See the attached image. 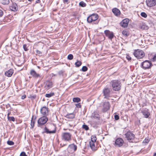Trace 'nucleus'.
<instances>
[{
	"mask_svg": "<svg viewBox=\"0 0 156 156\" xmlns=\"http://www.w3.org/2000/svg\"><path fill=\"white\" fill-rule=\"evenodd\" d=\"M112 86L113 90L118 91L120 89L121 85L120 81L118 80H113L112 82Z\"/></svg>",
	"mask_w": 156,
	"mask_h": 156,
	"instance_id": "f257e3e1",
	"label": "nucleus"
},
{
	"mask_svg": "<svg viewBox=\"0 0 156 156\" xmlns=\"http://www.w3.org/2000/svg\"><path fill=\"white\" fill-rule=\"evenodd\" d=\"M133 55L138 59L142 58L145 56L144 52L142 50L140 49L135 50L133 53Z\"/></svg>",
	"mask_w": 156,
	"mask_h": 156,
	"instance_id": "f03ea898",
	"label": "nucleus"
},
{
	"mask_svg": "<svg viewBox=\"0 0 156 156\" xmlns=\"http://www.w3.org/2000/svg\"><path fill=\"white\" fill-rule=\"evenodd\" d=\"M71 134L69 133L63 132L62 133L61 138L63 140L69 141L71 140Z\"/></svg>",
	"mask_w": 156,
	"mask_h": 156,
	"instance_id": "7ed1b4c3",
	"label": "nucleus"
},
{
	"mask_svg": "<svg viewBox=\"0 0 156 156\" xmlns=\"http://www.w3.org/2000/svg\"><path fill=\"white\" fill-rule=\"evenodd\" d=\"M152 66V64L151 61L145 60L141 64L142 68L144 69H149Z\"/></svg>",
	"mask_w": 156,
	"mask_h": 156,
	"instance_id": "20e7f679",
	"label": "nucleus"
},
{
	"mask_svg": "<svg viewBox=\"0 0 156 156\" xmlns=\"http://www.w3.org/2000/svg\"><path fill=\"white\" fill-rule=\"evenodd\" d=\"M126 137L129 142H132L134 139V135L130 131H128L125 134Z\"/></svg>",
	"mask_w": 156,
	"mask_h": 156,
	"instance_id": "39448f33",
	"label": "nucleus"
},
{
	"mask_svg": "<svg viewBox=\"0 0 156 156\" xmlns=\"http://www.w3.org/2000/svg\"><path fill=\"white\" fill-rule=\"evenodd\" d=\"M98 16L97 14H92L87 18V21L89 23H91L93 21L96 20L98 19Z\"/></svg>",
	"mask_w": 156,
	"mask_h": 156,
	"instance_id": "423d86ee",
	"label": "nucleus"
},
{
	"mask_svg": "<svg viewBox=\"0 0 156 156\" xmlns=\"http://www.w3.org/2000/svg\"><path fill=\"white\" fill-rule=\"evenodd\" d=\"M91 117L92 119H96L97 120L95 125H96L98 124V122L100 119V115L98 113V112L96 111H94L92 114Z\"/></svg>",
	"mask_w": 156,
	"mask_h": 156,
	"instance_id": "0eeeda50",
	"label": "nucleus"
},
{
	"mask_svg": "<svg viewBox=\"0 0 156 156\" xmlns=\"http://www.w3.org/2000/svg\"><path fill=\"white\" fill-rule=\"evenodd\" d=\"M48 120V119L46 116H43L40 118L38 120V125L41 126L45 123Z\"/></svg>",
	"mask_w": 156,
	"mask_h": 156,
	"instance_id": "6e6552de",
	"label": "nucleus"
},
{
	"mask_svg": "<svg viewBox=\"0 0 156 156\" xmlns=\"http://www.w3.org/2000/svg\"><path fill=\"white\" fill-rule=\"evenodd\" d=\"M77 148V146L74 144H71L68 147V151L69 153H72L76 150Z\"/></svg>",
	"mask_w": 156,
	"mask_h": 156,
	"instance_id": "1a4fd4ad",
	"label": "nucleus"
},
{
	"mask_svg": "<svg viewBox=\"0 0 156 156\" xmlns=\"http://www.w3.org/2000/svg\"><path fill=\"white\" fill-rule=\"evenodd\" d=\"M103 92L104 96V98H108L109 96L110 93V89L108 88H105L103 90Z\"/></svg>",
	"mask_w": 156,
	"mask_h": 156,
	"instance_id": "9d476101",
	"label": "nucleus"
},
{
	"mask_svg": "<svg viewBox=\"0 0 156 156\" xmlns=\"http://www.w3.org/2000/svg\"><path fill=\"white\" fill-rule=\"evenodd\" d=\"M146 2L147 5L149 7H152L156 4L155 0H146Z\"/></svg>",
	"mask_w": 156,
	"mask_h": 156,
	"instance_id": "9b49d317",
	"label": "nucleus"
},
{
	"mask_svg": "<svg viewBox=\"0 0 156 156\" xmlns=\"http://www.w3.org/2000/svg\"><path fill=\"white\" fill-rule=\"evenodd\" d=\"M104 33L105 34L106 36L108 37V38L112 40V39L113 38L114 35L113 33L110 31L108 30H106L104 31Z\"/></svg>",
	"mask_w": 156,
	"mask_h": 156,
	"instance_id": "f8f14e48",
	"label": "nucleus"
},
{
	"mask_svg": "<svg viewBox=\"0 0 156 156\" xmlns=\"http://www.w3.org/2000/svg\"><path fill=\"white\" fill-rule=\"evenodd\" d=\"M129 20L128 19H124L120 23V24L123 27H126L128 26V23L129 22Z\"/></svg>",
	"mask_w": 156,
	"mask_h": 156,
	"instance_id": "ddd939ff",
	"label": "nucleus"
},
{
	"mask_svg": "<svg viewBox=\"0 0 156 156\" xmlns=\"http://www.w3.org/2000/svg\"><path fill=\"white\" fill-rule=\"evenodd\" d=\"M48 108L45 106L43 107L41 109V114L43 115H47L48 114Z\"/></svg>",
	"mask_w": 156,
	"mask_h": 156,
	"instance_id": "4468645a",
	"label": "nucleus"
},
{
	"mask_svg": "<svg viewBox=\"0 0 156 156\" xmlns=\"http://www.w3.org/2000/svg\"><path fill=\"white\" fill-rule=\"evenodd\" d=\"M123 143V140L120 138L116 139L115 142V144L118 147H120L122 146Z\"/></svg>",
	"mask_w": 156,
	"mask_h": 156,
	"instance_id": "2eb2a0df",
	"label": "nucleus"
},
{
	"mask_svg": "<svg viewBox=\"0 0 156 156\" xmlns=\"http://www.w3.org/2000/svg\"><path fill=\"white\" fill-rule=\"evenodd\" d=\"M141 112L145 118H148L150 115V113L149 112L148 109H147L142 110Z\"/></svg>",
	"mask_w": 156,
	"mask_h": 156,
	"instance_id": "dca6fc26",
	"label": "nucleus"
},
{
	"mask_svg": "<svg viewBox=\"0 0 156 156\" xmlns=\"http://www.w3.org/2000/svg\"><path fill=\"white\" fill-rule=\"evenodd\" d=\"M110 108V104L108 102H105L103 105V111L106 112Z\"/></svg>",
	"mask_w": 156,
	"mask_h": 156,
	"instance_id": "f3484780",
	"label": "nucleus"
},
{
	"mask_svg": "<svg viewBox=\"0 0 156 156\" xmlns=\"http://www.w3.org/2000/svg\"><path fill=\"white\" fill-rule=\"evenodd\" d=\"M50 126L49 133H55L56 131L55 125L53 124H51Z\"/></svg>",
	"mask_w": 156,
	"mask_h": 156,
	"instance_id": "a211bd4d",
	"label": "nucleus"
},
{
	"mask_svg": "<svg viewBox=\"0 0 156 156\" xmlns=\"http://www.w3.org/2000/svg\"><path fill=\"white\" fill-rule=\"evenodd\" d=\"M13 73V70L12 69H10L9 70L6 72L5 75L6 76L10 77L11 76Z\"/></svg>",
	"mask_w": 156,
	"mask_h": 156,
	"instance_id": "6ab92c4d",
	"label": "nucleus"
},
{
	"mask_svg": "<svg viewBox=\"0 0 156 156\" xmlns=\"http://www.w3.org/2000/svg\"><path fill=\"white\" fill-rule=\"evenodd\" d=\"M10 9L13 11H17L18 9V6L16 3H13L12 5L10 6Z\"/></svg>",
	"mask_w": 156,
	"mask_h": 156,
	"instance_id": "aec40b11",
	"label": "nucleus"
},
{
	"mask_svg": "<svg viewBox=\"0 0 156 156\" xmlns=\"http://www.w3.org/2000/svg\"><path fill=\"white\" fill-rule=\"evenodd\" d=\"M112 12L116 16H119L120 14V10L117 8H115L112 9Z\"/></svg>",
	"mask_w": 156,
	"mask_h": 156,
	"instance_id": "412c9836",
	"label": "nucleus"
},
{
	"mask_svg": "<svg viewBox=\"0 0 156 156\" xmlns=\"http://www.w3.org/2000/svg\"><path fill=\"white\" fill-rule=\"evenodd\" d=\"M30 74L34 77L37 78L39 76V74H37L34 70H31L30 72Z\"/></svg>",
	"mask_w": 156,
	"mask_h": 156,
	"instance_id": "4be33fe9",
	"label": "nucleus"
},
{
	"mask_svg": "<svg viewBox=\"0 0 156 156\" xmlns=\"http://www.w3.org/2000/svg\"><path fill=\"white\" fill-rule=\"evenodd\" d=\"M94 143V142L91 141H90L89 142L90 147L93 151H95L96 150Z\"/></svg>",
	"mask_w": 156,
	"mask_h": 156,
	"instance_id": "5701e85b",
	"label": "nucleus"
},
{
	"mask_svg": "<svg viewBox=\"0 0 156 156\" xmlns=\"http://www.w3.org/2000/svg\"><path fill=\"white\" fill-rule=\"evenodd\" d=\"M75 117V115L73 113H70L66 115V117L68 119H72Z\"/></svg>",
	"mask_w": 156,
	"mask_h": 156,
	"instance_id": "b1692460",
	"label": "nucleus"
},
{
	"mask_svg": "<svg viewBox=\"0 0 156 156\" xmlns=\"http://www.w3.org/2000/svg\"><path fill=\"white\" fill-rule=\"evenodd\" d=\"M140 28L143 30H147L148 29V27L144 24L140 25Z\"/></svg>",
	"mask_w": 156,
	"mask_h": 156,
	"instance_id": "393cba45",
	"label": "nucleus"
},
{
	"mask_svg": "<svg viewBox=\"0 0 156 156\" xmlns=\"http://www.w3.org/2000/svg\"><path fill=\"white\" fill-rule=\"evenodd\" d=\"M82 64V62L81 61H77L75 63V65H76V66L77 67H79Z\"/></svg>",
	"mask_w": 156,
	"mask_h": 156,
	"instance_id": "a878e982",
	"label": "nucleus"
},
{
	"mask_svg": "<svg viewBox=\"0 0 156 156\" xmlns=\"http://www.w3.org/2000/svg\"><path fill=\"white\" fill-rule=\"evenodd\" d=\"M73 101L75 102H79L80 101V99L79 98H73Z\"/></svg>",
	"mask_w": 156,
	"mask_h": 156,
	"instance_id": "bb28decb",
	"label": "nucleus"
},
{
	"mask_svg": "<svg viewBox=\"0 0 156 156\" xmlns=\"http://www.w3.org/2000/svg\"><path fill=\"white\" fill-rule=\"evenodd\" d=\"M97 140V138L96 136H91V141L95 142Z\"/></svg>",
	"mask_w": 156,
	"mask_h": 156,
	"instance_id": "cd10ccee",
	"label": "nucleus"
},
{
	"mask_svg": "<svg viewBox=\"0 0 156 156\" xmlns=\"http://www.w3.org/2000/svg\"><path fill=\"white\" fill-rule=\"evenodd\" d=\"M79 5L82 7H84L86 6V4L83 2L81 1L79 3Z\"/></svg>",
	"mask_w": 156,
	"mask_h": 156,
	"instance_id": "c85d7f7f",
	"label": "nucleus"
},
{
	"mask_svg": "<svg viewBox=\"0 0 156 156\" xmlns=\"http://www.w3.org/2000/svg\"><path fill=\"white\" fill-rule=\"evenodd\" d=\"M9 3V0H2V3L4 5L8 4Z\"/></svg>",
	"mask_w": 156,
	"mask_h": 156,
	"instance_id": "c756f323",
	"label": "nucleus"
},
{
	"mask_svg": "<svg viewBox=\"0 0 156 156\" xmlns=\"http://www.w3.org/2000/svg\"><path fill=\"white\" fill-rule=\"evenodd\" d=\"M35 122V121H34V120H33V118L32 117L31 119V126L32 128H33Z\"/></svg>",
	"mask_w": 156,
	"mask_h": 156,
	"instance_id": "7c9ffc66",
	"label": "nucleus"
},
{
	"mask_svg": "<svg viewBox=\"0 0 156 156\" xmlns=\"http://www.w3.org/2000/svg\"><path fill=\"white\" fill-rule=\"evenodd\" d=\"M8 120L9 121H15V119L13 117H8Z\"/></svg>",
	"mask_w": 156,
	"mask_h": 156,
	"instance_id": "2f4dec72",
	"label": "nucleus"
},
{
	"mask_svg": "<svg viewBox=\"0 0 156 156\" xmlns=\"http://www.w3.org/2000/svg\"><path fill=\"white\" fill-rule=\"evenodd\" d=\"M73 55L70 54L68 55L67 58L69 60H72L73 58Z\"/></svg>",
	"mask_w": 156,
	"mask_h": 156,
	"instance_id": "473e14b6",
	"label": "nucleus"
},
{
	"mask_svg": "<svg viewBox=\"0 0 156 156\" xmlns=\"http://www.w3.org/2000/svg\"><path fill=\"white\" fill-rule=\"evenodd\" d=\"M87 69L88 68L86 66H83L82 69V70L83 72L86 71Z\"/></svg>",
	"mask_w": 156,
	"mask_h": 156,
	"instance_id": "72a5a7b5",
	"label": "nucleus"
},
{
	"mask_svg": "<svg viewBox=\"0 0 156 156\" xmlns=\"http://www.w3.org/2000/svg\"><path fill=\"white\" fill-rule=\"evenodd\" d=\"M122 34L124 36H128V32H127L126 31L124 30L122 31Z\"/></svg>",
	"mask_w": 156,
	"mask_h": 156,
	"instance_id": "f704fd0d",
	"label": "nucleus"
},
{
	"mask_svg": "<svg viewBox=\"0 0 156 156\" xmlns=\"http://www.w3.org/2000/svg\"><path fill=\"white\" fill-rule=\"evenodd\" d=\"M83 128L86 130H87L89 129V127L87 126L86 125H83Z\"/></svg>",
	"mask_w": 156,
	"mask_h": 156,
	"instance_id": "c9c22d12",
	"label": "nucleus"
},
{
	"mask_svg": "<svg viewBox=\"0 0 156 156\" xmlns=\"http://www.w3.org/2000/svg\"><path fill=\"white\" fill-rule=\"evenodd\" d=\"M140 15L142 17H143L145 18H146L147 16V14L144 12H142L141 13Z\"/></svg>",
	"mask_w": 156,
	"mask_h": 156,
	"instance_id": "e433bc0d",
	"label": "nucleus"
},
{
	"mask_svg": "<svg viewBox=\"0 0 156 156\" xmlns=\"http://www.w3.org/2000/svg\"><path fill=\"white\" fill-rule=\"evenodd\" d=\"M7 144L10 145H14V143L11 141H8L7 142Z\"/></svg>",
	"mask_w": 156,
	"mask_h": 156,
	"instance_id": "4c0bfd02",
	"label": "nucleus"
},
{
	"mask_svg": "<svg viewBox=\"0 0 156 156\" xmlns=\"http://www.w3.org/2000/svg\"><path fill=\"white\" fill-rule=\"evenodd\" d=\"M23 48L24 49V50L26 51H27L28 49H27V45L26 44H24L23 45Z\"/></svg>",
	"mask_w": 156,
	"mask_h": 156,
	"instance_id": "58836bf2",
	"label": "nucleus"
},
{
	"mask_svg": "<svg viewBox=\"0 0 156 156\" xmlns=\"http://www.w3.org/2000/svg\"><path fill=\"white\" fill-rule=\"evenodd\" d=\"M36 53L37 55H38L39 56L41 55L42 54V52L38 50H36Z\"/></svg>",
	"mask_w": 156,
	"mask_h": 156,
	"instance_id": "ea45409f",
	"label": "nucleus"
},
{
	"mask_svg": "<svg viewBox=\"0 0 156 156\" xmlns=\"http://www.w3.org/2000/svg\"><path fill=\"white\" fill-rule=\"evenodd\" d=\"M20 156H27V155L26 154V153L24 152H22L20 155Z\"/></svg>",
	"mask_w": 156,
	"mask_h": 156,
	"instance_id": "a19ab883",
	"label": "nucleus"
},
{
	"mask_svg": "<svg viewBox=\"0 0 156 156\" xmlns=\"http://www.w3.org/2000/svg\"><path fill=\"white\" fill-rule=\"evenodd\" d=\"M152 60L153 62L156 61V54L154 56L152 59Z\"/></svg>",
	"mask_w": 156,
	"mask_h": 156,
	"instance_id": "79ce46f5",
	"label": "nucleus"
},
{
	"mask_svg": "<svg viewBox=\"0 0 156 156\" xmlns=\"http://www.w3.org/2000/svg\"><path fill=\"white\" fill-rule=\"evenodd\" d=\"M44 133H49V130L46 127H45L44 129Z\"/></svg>",
	"mask_w": 156,
	"mask_h": 156,
	"instance_id": "37998d69",
	"label": "nucleus"
},
{
	"mask_svg": "<svg viewBox=\"0 0 156 156\" xmlns=\"http://www.w3.org/2000/svg\"><path fill=\"white\" fill-rule=\"evenodd\" d=\"M115 119L116 120H118L119 119V117L118 115H115L114 116Z\"/></svg>",
	"mask_w": 156,
	"mask_h": 156,
	"instance_id": "c03bdc74",
	"label": "nucleus"
},
{
	"mask_svg": "<svg viewBox=\"0 0 156 156\" xmlns=\"http://www.w3.org/2000/svg\"><path fill=\"white\" fill-rule=\"evenodd\" d=\"M75 105L77 108H81V105H80V103L76 104H75Z\"/></svg>",
	"mask_w": 156,
	"mask_h": 156,
	"instance_id": "a18cd8bd",
	"label": "nucleus"
},
{
	"mask_svg": "<svg viewBox=\"0 0 156 156\" xmlns=\"http://www.w3.org/2000/svg\"><path fill=\"white\" fill-rule=\"evenodd\" d=\"M29 98L32 99H34L36 98V95H30V97H29Z\"/></svg>",
	"mask_w": 156,
	"mask_h": 156,
	"instance_id": "49530a36",
	"label": "nucleus"
},
{
	"mask_svg": "<svg viewBox=\"0 0 156 156\" xmlns=\"http://www.w3.org/2000/svg\"><path fill=\"white\" fill-rule=\"evenodd\" d=\"M127 59L128 60H130L131 59V58L129 55H127L126 56Z\"/></svg>",
	"mask_w": 156,
	"mask_h": 156,
	"instance_id": "de8ad7c7",
	"label": "nucleus"
},
{
	"mask_svg": "<svg viewBox=\"0 0 156 156\" xmlns=\"http://www.w3.org/2000/svg\"><path fill=\"white\" fill-rule=\"evenodd\" d=\"M54 95V92H51L49 93V98L53 96Z\"/></svg>",
	"mask_w": 156,
	"mask_h": 156,
	"instance_id": "09e8293b",
	"label": "nucleus"
},
{
	"mask_svg": "<svg viewBox=\"0 0 156 156\" xmlns=\"http://www.w3.org/2000/svg\"><path fill=\"white\" fill-rule=\"evenodd\" d=\"M3 14V13L2 12V11L0 9V17L2 16Z\"/></svg>",
	"mask_w": 156,
	"mask_h": 156,
	"instance_id": "8fccbe9b",
	"label": "nucleus"
},
{
	"mask_svg": "<svg viewBox=\"0 0 156 156\" xmlns=\"http://www.w3.org/2000/svg\"><path fill=\"white\" fill-rule=\"evenodd\" d=\"M63 2L64 3H66L67 4H68V0H63Z\"/></svg>",
	"mask_w": 156,
	"mask_h": 156,
	"instance_id": "3c124183",
	"label": "nucleus"
},
{
	"mask_svg": "<svg viewBox=\"0 0 156 156\" xmlns=\"http://www.w3.org/2000/svg\"><path fill=\"white\" fill-rule=\"evenodd\" d=\"M26 97V95H23L21 97V99H23L25 98Z\"/></svg>",
	"mask_w": 156,
	"mask_h": 156,
	"instance_id": "603ef678",
	"label": "nucleus"
},
{
	"mask_svg": "<svg viewBox=\"0 0 156 156\" xmlns=\"http://www.w3.org/2000/svg\"><path fill=\"white\" fill-rule=\"evenodd\" d=\"M45 96L46 97L49 98V94H47L45 95Z\"/></svg>",
	"mask_w": 156,
	"mask_h": 156,
	"instance_id": "864d4df0",
	"label": "nucleus"
},
{
	"mask_svg": "<svg viewBox=\"0 0 156 156\" xmlns=\"http://www.w3.org/2000/svg\"><path fill=\"white\" fill-rule=\"evenodd\" d=\"M40 0H37L36 2L37 3H39Z\"/></svg>",
	"mask_w": 156,
	"mask_h": 156,
	"instance_id": "5fc2aeb1",
	"label": "nucleus"
},
{
	"mask_svg": "<svg viewBox=\"0 0 156 156\" xmlns=\"http://www.w3.org/2000/svg\"><path fill=\"white\" fill-rule=\"evenodd\" d=\"M153 156H156V153H155L153 155Z\"/></svg>",
	"mask_w": 156,
	"mask_h": 156,
	"instance_id": "6e6d98bb",
	"label": "nucleus"
},
{
	"mask_svg": "<svg viewBox=\"0 0 156 156\" xmlns=\"http://www.w3.org/2000/svg\"><path fill=\"white\" fill-rule=\"evenodd\" d=\"M51 83H50V82H49V87H50V85H51Z\"/></svg>",
	"mask_w": 156,
	"mask_h": 156,
	"instance_id": "4d7b16f0",
	"label": "nucleus"
},
{
	"mask_svg": "<svg viewBox=\"0 0 156 156\" xmlns=\"http://www.w3.org/2000/svg\"><path fill=\"white\" fill-rule=\"evenodd\" d=\"M9 114H10V113H8V117L9 116Z\"/></svg>",
	"mask_w": 156,
	"mask_h": 156,
	"instance_id": "13d9d810",
	"label": "nucleus"
},
{
	"mask_svg": "<svg viewBox=\"0 0 156 156\" xmlns=\"http://www.w3.org/2000/svg\"><path fill=\"white\" fill-rule=\"evenodd\" d=\"M69 125L70 126H72V125H71L70 124H69Z\"/></svg>",
	"mask_w": 156,
	"mask_h": 156,
	"instance_id": "bf43d9fd",
	"label": "nucleus"
},
{
	"mask_svg": "<svg viewBox=\"0 0 156 156\" xmlns=\"http://www.w3.org/2000/svg\"><path fill=\"white\" fill-rule=\"evenodd\" d=\"M32 0H28V1H30V2H31Z\"/></svg>",
	"mask_w": 156,
	"mask_h": 156,
	"instance_id": "052dcab7",
	"label": "nucleus"
},
{
	"mask_svg": "<svg viewBox=\"0 0 156 156\" xmlns=\"http://www.w3.org/2000/svg\"><path fill=\"white\" fill-rule=\"evenodd\" d=\"M47 86H48V87H49V85H47Z\"/></svg>",
	"mask_w": 156,
	"mask_h": 156,
	"instance_id": "680f3d73",
	"label": "nucleus"
}]
</instances>
